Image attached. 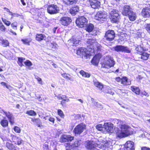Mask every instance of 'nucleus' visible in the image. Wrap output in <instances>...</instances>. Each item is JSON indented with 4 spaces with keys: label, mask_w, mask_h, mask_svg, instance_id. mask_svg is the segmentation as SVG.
I'll use <instances>...</instances> for the list:
<instances>
[{
    "label": "nucleus",
    "mask_w": 150,
    "mask_h": 150,
    "mask_svg": "<svg viewBox=\"0 0 150 150\" xmlns=\"http://www.w3.org/2000/svg\"><path fill=\"white\" fill-rule=\"evenodd\" d=\"M131 129L130 127L127 125H120V128H117L115 131L116 137L122 138L132 135L133 132L130 130Z\"/></svg>",
    "instance_id": "1"
},
{
    "label": "nucleus",
    "mask_w": 150,
    "mask_h": 150,
    "mask_svg": "<svg viewBox=\"0 0 150 150\" xmlns=\"http://www.w3.org/2000/svg\"><path fill=\"white\" fill-rule=\"evenodd\" d=\"M115 64V62L112 57L109 56H107L101 63V67L107 69L113 67Z\"/></svg>",
    "instance_id": "2"
},
{
    "label": "nucleus",
    "mask_w": 150,
    "mask_h": 150,
    "mask_svg": "<svg viewBox=\"0 0 150 150\" xmlns=\"http://www.w3.org/2000/svg\"><path fill=\"white\" fill-rule=\"evenodd\" d=\"M108 16V13L104 11H100L96 13L95 16V19L99 22L103 23L106 20Z\"/></svg>",
    "instance_id": "3"
},
{
    "label": "nucleus",
    "mask_w": 150,
    "mask_h": 150,
    "mask_svg": "<svg viewBox=\"0 0 150 150\" xmlns=\"http://www.w3.org/2000/svg\"><path fill=\"white\" fill-rule=\"evenodd\" d=\"M115 79L117 82L120 83L123 86H127L131 84V81L125 76H122L121 78L119 76L117 77Z\"/></svg>",
    "instance_id": "4"
},
{
    "label": "nucleus",
    "mask_w": 150,
    "mask_h": 150,
    "mask_svg": "<svg viewBox=\"0 0 150 150\" xmlns=\"http://www.w3.org/2000/svg\"><path fill=\"white\" fill-rule=\"evenodd\" d=\"M118 12L117 10L113 9L109 13V18L112 22L117 23L119 21V15Z\"/></svg>",
    "instance_id": "5"
},
{
    "label": "nucleus",
    "mask_w": 150,
    "mask_h": 150,
    "mask_svg": "<svg viewBox=\"0 0 150 150\" xmlns=\"http://www.w3.org/2000/svg\"><path fill=\"white\" fill-rule=\"evenodd\" d=\"M77 26L79 27H85L88 23V20L84 16H81L78 18L76 20Z\"/></svg>",
    "instance_id": "6"
},
{
    "label": "nucleus",
    "mask_w": 150,
    "mask_h": 150,
    "mask_svg": "<svg viewBox=\"0 0 150 150\" xmlns=\"http://www.w3.org/2000/svg\"><path fill=\"white\" fill-rule=\"evenodd\" d=\"M115 35V33L114 30H108L105 32L104 38L106 41L111 42L114 39Z\"/></svg>",
    "instance_id": "7"
},
{
    "label": "nucleus",
    "mask_w": 150,
    "mask_h": 150,
    "mask_svg": "<svg viewBox=\"0 0 150 150\" xmlns=\"http://www.w3.org/2000/svg\"><path fill=\"white\" fill-rule=\"evenodd\" d=\"M47 11L50 14H54L59 13V7L57 5L51 4L48 5L47 8Z\"/></svg>",
    "instance_id": "8"
},
{
    "label": "nucleus",
    "mask_w": 150,
    "mask_h": 150,
    "mask_svg": "<svg viewBox=\"0 0 150 150\" xmlns=\"http://www.w3.org/2000/svg\"><path fill=\"white\" fill-rule=\"evenodd\" d=\"M86 129L85 124L80 123L77 125L73 130V132L75 135L80 134Z\"/></svg>",
    "instance_id": "9"
},
{
    "label": "nucleus",
    "mask_w": 150,
    "mask_h": 150,
    "mask_svg": "<svg viewBox=\"0 0 150 150\" xmlns=\"http://www.w3.org/2000/svg\"><path fill=\"white\" fill-rule=\"evenodd\" d=\"M70 17L68 16H62L61 18L59 21L60 24L64 26H67L72 22Z\"/></svg>",
    "instance_id": "10"
},
{
    "label": "nucleus",
    "mask_w": 150,
    "mask_h": 150,
    "mask_svg": "<svg viewBox=\"0 0 150 150\" xmlns=\"http://www.w3.org/2000/svg\"><path fill=\"white\" fill-rule=\"evenodd\" d=\"M114 49L117 52H121L126 53H130L131 50L127 46H124L122 45H117L114 47Z\"/></svg>",
    "instance_id": "11"
},
{
    "label": "nucleus",
    "mask_w": 150,
    "mask_h": 150,
    "mask_svg": "<svg viewBox=\"0 0 150 150\" xmlns=\"http://www.w3.org/2000/svg\"><path fill=\"white\" fill-rule=\"evenodd\" d=\"M74 137L69 134H63L60 138L61 143L71 142L74 140Z\"/></svg>",
    "instance_id": "12"
},
{
    "label": "nucleus",
    "mask_w": 150,
    "mask_h": 150,
    "mask_svg": "<svg viewBox=\"0 0 150 150\" xmlns=\"http://www.w3.org/2000/svg\"><path fill=\"white\" fill-rule=\"evenodd\" d=\"M102 55L100 53L96 54L92 59L91 62L94 65H98Z\"/></svg>",
    "instance_id": "13"
},
{
    "label": "nucleus",
    "mask_w": 150,
    "mask_h": 150,
    "mask_svg": "<svg viewBox=\"0 0 150 150\" xmlns=\"http://www.w3.org/2000/svg\"><path fill=\"white\" fill-rule=\"evenodd\" d=\"M124 150H134V143L131 141L127 142L124 145Z\"/></svg>",
    "instance_id": "14"
},
{
    "label": "nucleus",
    "mask_w": 150,
    "mask_h": 150,
    "mask_svg": "<svg viewBox=\"0 0 150 150\" xmlns=\"http://www.w3.org/2000/svg\"><path fill=\"white\" fill-rule=\"evenodd\" d=\"M132 11L131 8L129 6L125 5L123 7L122 14L124 16H127Z\"/></svg>",
    "instance_id": "15"
},
{
    "label": "nucleus",
    "mask_w": 150,
    "mask_h": 150,
    "mask_svg": "<svg viewBox=\"0 0 150 150\" xmlns=\"http://www.w3.org/2000/svg\"><path fill=\"white\" fill-rule=\"evenodd\" d=\"M142 49L143 52L141 51V59L144 60H147L149 57V54L145 52L148 50V49L147 48L141 47Z\"/></svg>",
    "instance_id": "16"
},
{
    "label": "nucleus",
    "mask_w": 150,
    "mask_h": 150,
    "mask_svg": "<svg viewBox=\"0 0 150 150\" xmlns=\"http://www.w3.org/2000/svg\"><path fill=\"white\" fill-rule=\"evenodd\" d=\"M103 126L104 130L108 132H110L113 129V124L111 122L105 123Z\"/></svg>",
    "instance_id": "17"
},
{
    "label": "nucleus",
    "mask_w": 150,
    "mask_h": 150,
    "mask_svg": "<svg viewBox=\"0 0 150 150\" xmlns=\"http://www.w3.org/2000/svg\"><path fill=\"white\" fill-rule=\"evenodd\" d=\"M89 3L91 7L93 8H98L100 7V3L98 0L89 2Z\"/></svg>",
    "instance_id": "18"
},
{
    "label": "nucleus",
    "mask_w": 150,
    "mask_h": 150,
    "mask_svg": "<svg viewBox=\"0 0 150 150\" xmlns=\"http://www.w3.org/2000/svg\"><path fill=\"white\" fill-rule=\"evenodd\" d=\"M12 139L15 144L18 145L21 144L23 142L22 139L14 135L13 136Z\"/></svg>",
    "instance_id": "19"
},
{
    "label": "nucleus",
    "mask_w": 150,
    "mask_h": 150,
    "mask_svg": "<svg viewBox=\"0 0 150 150\" xmlns=\"http://www.w3.org/2000/svg\"><path fill=\"white\" fill-rule=\"evenodd\" d=\"M79 11V7L77 6H74L69 10V12L73 16L75 15Z\"/></svg>",
    "instance_id": "20"
},
{
    "label": "nucleus",
    "mask_w": 150,
    "mask_h": 150,
    "mask_svg": "<svg viewBox=\"0 0 150 150\" xmlns=\"http://www.w3.org/2000/svg\"><path fill=\"white\" fill-rule=\"evenodd\" d=\"M142 15L144 18L149 17L150 15V10L148 8H143L142 11Z\"/></svg>",
    "instance_id": "21"
},
{
    "label": "nucleus",
    "mask_w": 150,
    "mask_h": 150,
    "mask_svg": "<svg viewBox=\"0 0 150 150\" xmlns=\"http://www.w3.org/2000/svg\"><path fill=\"white\" fill-rule=\"evenodd\" d=\"M86 52V49L83 47H80L76 50L77 55L81 56L84 55Z\"/></svg>",
    "instance_id": "22"
},
{
    "label": "nucleus",
    "mask_w": 150,
    "mask_h": 150,
    "mask_svg": "<svg viewBox=\"0 0 150 150\" xmlns=\"http://www.w3.org/2000/svg\"><path fill=\"white\" fill-rule=\"evenodd\" d=\"M32 121L38 127H42L43 125L42 124L41 120L39 118H32Z\"/></svg>",
    "instance_id": "23"
},
{
    "label": "nucleus",
    "mask_w": 150,
    "mask_h": 150,
    "mask_svg": "<svg viewBox=\"0 0 150 150\" xmlns=\"http://www.w3.org/2000/svg\"><path fill=\"white\" fill-rule=\"evenodd\" d=\"M93 85L100 90H102L103 88V85L100 82L96 80L93 81Z\"/></svg>",
    "instance_id": "24"
},
{
    "label": "nucleus",
    "mask_w": 150,
    "mask_h": 150,
    "mask_svg": "<svg viewBox=\"0 0 150 150\" xmlns=\"http://www.w3.org/2000/svg\"><path fill=\"white\" fill-rule=\"evenodd\" d=\"M45 38V35L43 34L37 33L35 35V39L38 42L43 40Z\"/></svg>",
    "instance_id": "25"
},
{
    "label": "nucleus",
    "mask_w": 150,
    "mask_h": 150,
    "mask_svg": "<svg viewBox=\"0 0 150 150\" xmlns=\"http://www.w3.org/2000/svg\"><path fill=\"white\" fill-rule=\"evenodd\" d=\"M127 16L128 17L129 20L131 21H134L136 18V16L135 13L132 11L129 13Z\"/></svg>",
    "instance_id": "26"
},
{
    "label": "nucleus",
    "mask_w": 150,
    "mask_h": 150,
    "mask_svg": "<svg viewBox=\"0 0 150 150\" xmlns=\"http://www.w3.org/2000/svg\"><path fill=\"white\" fill-rule=\"evenodd\" d=\"M6 147L9 150H17L16 146L11 143L6 142Z\"/></svg>",
    "instance_id": "27"
},
{
    "label": "nucleus",
    "mask_w": 150,
    "mask_h": 150,
    "mask_svg": "<svg viewBox=\"0 0 150 150\" xmlns=\"http://www.w3.org/2000/svg\"><path fill=\"white\" fill-rule=\"evenodd\" d=\"M85 27V30L88 33L92 32L94 28L93 25L91 23L87 24Z\"/></svg>",
    "instance_id": "28"
},
{
    "label": "nucleus",
    "mask_w": 150,
    "mask_h": 150,
    "mask_svg": "<svg viewBox=\"0 0 150 150\" xmlns=\"http://www.w3.org/2000/svg\"><path fill=\"white\" fill-rule=\"evenodd\" d=\"M4 118L1 120L0 123L1 126L5 128L8 127V121L5 119V117H4Z\"/></svg>",
    "instance_id": "29"
},
{
    "label": "nucleus",
    "mask_w": 150,
    "mask_h": 150,
    "mask_svg": "<svg viewBox=\"0 0 150 150\" xmlns=\"http://www.w3.org/2000/svg\"><path fill=\"white\" fill-rule=\"evenodd\" d=\"M69 41L73 46H76L79 43V41L77 39L73 37H72L69 40Z\"/></svg>",
    "instance_id": "30"
},
{
    "label": "nucleus",
    "mask_w": 150,
    "mask_h": 150,
    "mask_svg": "<svg viewBox=\"0 0 150 150\" xmlns=\"http://www.w3.org/2000/svg\"><path fill=\"white\" fill-rule=\"evenodd\" d=\"M64 4L69 5L76 3L77 0H62Z\"/></svg>",
    "instance_id": "31"
},
{
    "label": "nucleus",
    "mask_w": 150,
    "mask_h": 150,
    "mask_svg": "<svg viewBox=\"0 0 150 150\" xmlns=\"http://www.w3.org/2000/svg\"><path fill=\"white\" fill-rule=\"evenodd\" d=\"M131 90L137 94L139 95L140 93V90L139 87L134 86L131 87Z\"/></svg>",
    "instance_id": "32"
},
{
    "label": "nucleus",
    "mask_w": 150,
    "mask_h": 150,
    "mask_svg": "<svg viewBox=\"0 0 150 150\" xmlns=\"http://www.w3.org/2000/svg\"><path fill=\"white\" fill-rule=\"evenodd\" d=\"M69 101V99L67 97V98H64L61 101L60 104L63 107H66L67 103Z\"/></svg>",
    "instance_id": "33"
},
{
    "label": "nucleus",
    "mask_w": 150,
    "mask_h": 150,
    "mask_svg": "<svg viewBox=\"0 0 150 150\" xmlns=\"http://www.w3.org/2000/svg\"><path fill=\"white\" fill-rule=\"evenodd\" d=\"M18 59L17 64L20 67H22L23 66V63L24 60L25 59V58L24 57H18Z\"/></svg>",
    "instance_id": "34"
},
{
    "label": "nucleus",
    "mask_w": 150,
    "mask_h": 150,
    "mask_svg": "<svg viewBox=\"0 0 150 150\" xmlns=\"http://www.w3.org/2000/svg\"><path fill=\"white\" fill-rule=\"evenodd\" d=\"M21 41L25 45H29L30 42L32 41V39L30 38H29L22 39Z\"/></svg>",
    "instance_id": "35"
},
{
    "label": "nucleus",
    "mask_w": 150,
    "mask_h": 150,
    "mask_svg": "<svg viewBox=\"0 0 150 150\" xmlns=\"http://www.w3.org/2000/svg\"><path fill=\"white\" fill-rule=\"evenodd\" d=\"M1 43L3 47H6L9 46V43L7 40L2 39L0 40Z\"/></svg>",
    "instance_id": "36"
},
{
    "label": "nucleus",
    "mask_w": 150,
    "mask_h": 150,
    "mask_svg": "<svg viewBox=\"0 0 150 150\" xmlns=\"http://www.w3.org/2000/svg\"><path fill=\"white\" fill-rule=\"evenodd\" d=\"M79 73L83 77H85L89 78L91 76L90 74L85 72L83 70H81L79 72Z\"/></svg>",
    "instance_id": "37"
},
{
    "label": "nucleus",
    "mask_w": 150,
    "mask_h": 150,
    "mask_svg": "<svg viewBox=\"0 0 150 150\" xmlns=\"http://www.w3.org/2000/svg\"><path fill=\"white\" fill-rule=\"evenodd\" d=\"M61 75L63 77L67 80H71V76L69 74L63 73L61 74Z\"/></svg>",
    "instance_id": "38"
},
{
    "label": "nucleus",
    "mask_w": 150,
    "mask_h": 150,
    "mask_svg": "<svg viewBox=\"0 0 150 150\" xmlns=\"http://www.w3.org/2000/svg\"><path fill=\"white\" fill-rule=\"evenodd\" d=\"M26 114L31 116H35L37 115L36 112L33 110H28L26 112Z\"/></svg>",
    "instance_id": "39"
},
{
    "label": "nucleus",
    "mask_w": 150,
    "mask_h": 150,
    "mask_svg": "<svg viewBox=\"0 0 150 150\" xmlns=\"http://www.w3.org/2000/svg\"><path fill=\"white\" fill-rule=\"evenodd\" d=\"M96 41V40L93 38H88L87 39V43L88 44L91 45L93 43H95Z\"/></svg>",
    "instance_id": "40"
},
{
    "label": "nucleus",
    "mask_w": 150,
    "mask_h": 150,
    "mask_svg": "<svg viewBox=\"0 0 150 150\" xmlns=\"http://www.w3.org/2000/svg\"><path fill=\"white\" fill-rule=\"evenodd\" d=\"M96 128L100 131H103L104 130V126L102 124H98L96 126Z\"/></svg>",
    "instance_id": "41"
},
{
    "label": "nucleus",
    "mask_w": 150,
    "mask_h": 150,
    "mask_svg": "<svg viewBox=\"0 0 150 150\" xmlns=\"http://www.w3.org/2000/svg\"><path fill=\"white\" fill-rule=\"evenodd\" d=\"M57 114L62 118H64V115L63 112L60 109H59L57 111Z\"/></svg>",
    "instance_id": "42"
},
{
    "label": "nucleus",
    "mask_w": 150,
    "mask_h": 150,
    "mask_svg": "<svg viewBox=\"0 0 150 150\" xmlns=\"http://www.w3.org/2000/svg\"><path fill=\"white\" fill-rule=\"evenodd\" d=\"M9 121L10 122L11 125H13L14 123H15V121H14V119L15 118L13 116V115L11 116V117H9V118H8Z\"/></svg>",
    "instance_id": "43"
},
{
    "label": "nucleus",
    "mask_w": 150,
    "mask_h": 150,
    "mask_svg": "<svg viewBox=\"0 0 150 150\" xmlns=\"http://www.w3.org/2000/svg\"><path fill=\"white\" fill-rule=\"evenodd\" d=\"M1 19L2 21L6 25L9 26L11 25V23L9 21H8L6 19L4 18H1Z\"/></svg>",
    "instance_id": "44"
},
{
    "label": "nucleus",
    "mask_w": 150,
    "mask_h": 150,
    "mask_svg": "<svg viewBox=\"0 0 150 150\" xmlns=\"http://www.w3.org/2000/svg\"><path fill=\"white\" fill-rule=\"evenodd\" d=\"M95 146L94 144L91 142L88 143L87 144L88 148L89 149H93L95 148Z\"/></svg>",
    "instance_id": "45"
},
{
    "label": "nucleus",
    "mask_w": 150,
    "mask_h": 150,
    "mask_svg": "<svg viewBox=\"0 0 150 150\" xmlns=\"http://www.w3.org/2000/svg\"><path fill=\"white\" fill-rule=\"evenodd\" d=\"M24 64L25 66L28 67H30L33 65L31 62L29 60H26L24 62Z\"/></svg>",
    "instance_id": "46"
},
{
    "label": "nucleus",
    "mask_w": 150,
    "mask_h": 150,
    "mask_svg": "<svg viewBox=\"0 0 150 150\" xmlns=\"http://www.w3.org/2000/svg\"><path fill=\"white\" fill-rule=\"evenodd\" d=\"M6 29L5 26L0 20V30L2 31H6Z\"/></svg>",
    "instance_id": "47"
},
{
    "label": "nucleus",
    "mask_w": 150,
    "mask_h": 150,
    "mask_svg": "<svg viewBox=\"0 0 150 150\" xmlns=\"http://www.w3.org/2000/svg\"><path fill=\"white\" fill-rule=\"evenodd\" d=\"M57 99L59 100H62L64 98H67L66 95H62L61 94H59L57 96H56Z\"/></svg>",
    "instance_id": "48"
},
{
    "label": "nucleus",
    "mask_w": 150,
    "mask_h": 150,
    "mask_svg": "<svg viewBox=\"0 0 150 150\" xmlns=\"http://www.w3.org/2000/svg\"><path fill=\"white\" fill-rule=\"evenodd\" d=\"M12 28L15 30H17V23L16 22H14L11 24Z\"/></svg>",
    "instance_id": "49"
},
{
    "label": "nucleus",
    "mask_w": 150,
    "mask_h": 150,
    "mask_svg": "<svg viewBox=\"0 0 150 150\" xmlns=\"http://www.w3.org/2000/svg\"><path fill=\"white\" fill-rule=\"evenodd\" d=\"M4 113L7 118H9V117L13 115L12 113L9 112L4 111Z\"/></svg>",
    "instance_id": "50"
},
{
    "label": "nucleus",
    "mask_w": 150,
    "mask_h": 150,
    "mask_svg": "<svg viewBox=\"0 0 150 150\" xmlns=\"http://www.w3.org/2000/svg\"><path fill=\"white\" fill-rule=\"evenodd\" d=\"M13 129L14 131L16 133H20L21 132V129L20 128L17 126H14L13 127Z\"/></svg>",
    "instance_id": "51"
},
{
    "label": "nucleus",
    "mask_w": 150,
    "mask_h": 150,
    "mask_svg": "<svg viewBox=\"0 0 150 150\" xmlns=\"http://www.w3.org/2000/svg\"><path fill=\"white\" fill-rule=\"evenodd\" d=\"M43 150H49V145L47 144H43Z\"/></svg>",
    "instance_id": "52"
},
{
    "label": "nucleus",
    "mask_w": 150,
    "mask_h": 150,
    "mask_svg": "<svg viewBox=\"0 0 150 150\" xmlns=\"http://www.w3.org/2000/svg\"><path fill=\"white\" fill-rule=\"evenodd\" d=\"M35 78L36 79L39 83L42 84V81L41 79L38 76H35Z\"/></svg>",
    "instance_id": "53"
},
{
    "label": "nucleus",
    "mask_w": 150,
    "mask_h": 150,
    "mask_svg": "<svg viewBox=\"0 0 150 150\" xmlns=\"http://www.w3.org/2000/svg\"><path fill=\"white\" fill-rule=\"evenodd\" d=\"M65 146V147L67 148V149H70L72 146L71 143L68 142L66 143Z\"/></svg>",
    "instance_id": "54"
},
{
    "label": "nucleus",
    "mask_w": 150,
    "mask_h": 150,
    "mask_svg": "<svg viewBox=\"0 0 150 150\" xmlns=\"http://www.w3.org/2000/svg\"><path fill=\"white\" fill-rule=\"evenodd\" d=\"M48 120L50 122H52L53 124L54 123L55 119L54 117H50L49 118Z\"/></svg>",
    "instance_id": "55"
},
{
    "label": "nucleus",
    "mask_w": 150,
    "mask_h": 150,
    "mask_svg": "<svg viewBox=\"0 0 150 150\" xmlns=\"http://www.w3.org/2000/svg\"><path fill=\"white\" fill-rule=\"evenodd\" d=\"M146 28V30L150 34V24H148Z\"/></svg>",
    "instance_id": "56"
},
{
    "label": "nucleus",
    "mask_w": 150,
    "mask_h": 150,
    "mask_svg": "<svg viewBox=\"0 0 150 150\" xmlns=\"http://www.w3.org/2000/svg\"><path fill=\"white\" fill-rule=\"evenodd\" d=\"M141 150H150V149L146 147H143L141 148Z\"/></svg>",
    "instance_id": "57"
},
{
    "label": "nucleus",
    "mask_w": 150,
    "mask_h": 150,
    "mask_svg": "<svg viewBox=\"0 0 150 150\" xmlns=\"http://www.w3.org/2000/svg\"><path fill=\"white\" fill-rule=\"evenodd\" d=\"M6 87L8 89H9L10 91H11L13 88L10 85H7Z\"/></svg>",
    "instance_id": "58"
},
{
    "label": "nucleus",
    "mask_w": 150,
    "mask_h": 150,
    "mask_svg": "<svg viewBox=\"0 0 150 150\" xmlns=\"http://www.w3.org/2000/svg\"><path fill=\"white\" fill-rule=\"evenodd\" d=\"M26 0H20V1L23 6H25L26 4V3L25 2Z\"/></svg>",
    "instance_id": "59"
},
{
    "label": "nucleus",
    "mask_w": 150,
    "mask_h": 150,
    "mask_svg": "<svg viewBox=\"0 0 150 150\" xmlns=\"http://www.w3.org/2000/svg\"><path fill=\"white\" fill-rule=\"evenodd\" d=\"M9 13V14L11 16H12L11 17V18L12 19L13 18V17H14V13H13L12 12L10 11V12Z\"/></svg>",
    "instance_id": "60"
},
{
    "label": "nucleus",
    "mask_w": 150,
    "mask_h": 150,
    "mask_svg": "<svg viewBox=\"0 0 150 150\" xmlns=\"http://www.w3.org/2000/svg\"><path fill=\"white\" fill-rule=\"evenodd\" d=\"M1 84L2 85H4V86H6V87L7 85V83H6L4 82H1Z\"/></svg>",
    "instance_id": "61"
},
{
    "label": "nucleus",
    "mask_w": 150,
    "mask_h": 150,
    "mask_svg": "<svg viewBox=\"0 0 150 150\" xmlns=\"http://www.w3.org/2000/svg\"><path fill=\"white\" fill-rule=\"evenodd\" d=\"M4 9H6V11L7 12H10V10L8 8H6V7H5L4 8Z\"/></svg>",
    "instance_id": "62"
},
{
    "label": "nucleus",
    "mask_w": 150,
    "mask_h": 150,
    "mask_svg": "<svg viewBox=\"0 0 150 150\" xmlns=\"http://www.w3.org/2000/svg\"><path fill=\"white\" fill-rule=\"evenodd\" d=\"M141 94H142L143 95L145 96H146L147 95V93L145 91H144L142 92V93H141Z\"/></svg>",
    "instance_id": "63"
},
{
    "label": "nucleus",
    "mask_w": 150,
    "mask_h": 150,
    "mask_svg": "<svg viewBox=\"0 0 150 150\" xmlns=\"http://www.w3.org/2000/svg\"><path fill=\"white\" fill-rule=\"evenodd\" d=\"M20 16V15L19 14L15 13L14 15V17H18Z\"/></svg>",
    "instance_id": "64"
}]
</instances>
